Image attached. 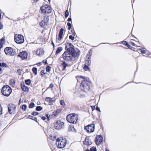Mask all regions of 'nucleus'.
I'll list each match as a JSON object with an SVG mask.
<instances>
[{"label":"nucleus","instance_id":"nucleus-1","mask_svg":"<svg viewBox=\"0 0 151 151\" xmlns=\"http://www.w3.org/2000/svg\"><path fill=\"white\" fill-rule=\"evenodd\" d=\"M56 144L58 148H63L66 145V141L65 138L60 137L57 139Z\"/></svg>","mask_w":151,"mask_h":151},{"label":"nucleus","instance_id":"nucleus-2","mask_svg":"<svg viewBox=\"0 0 151 151\" xmlns=\"http://www.w3.org/2000/svg\"><path fill=\"white\" fill-rule=\"evenodd\" d=\"M67 121L72 123H76L78 119L77 114H71L68 115L66 117Z\"/></svg>","mask_w":151,"mask_h":151},{"label":"nucleus","instance_id":"nucleus-3","mask_svg":"<svg viewBox=\"0 0 151 151\" xmlns=\"http://www.w3.org/2000/svg\"><path fill=\"white\" fill-rule=\"evenodd\" d=\"M12 92L11 88L8 85H4L2 88L1 92L3 95L5 96H9Z\"/></svg>","mask_w":151,"mask_h":151},{"label":"nucleus","instance_id":"nucleus-4","mask_svg":"<svg viewBox=\"0 0 151 151\" xmlns=\"http://www.w3.org/2000/svg\"><path fill=\"white\" fill-rule=\"evenodd\" d=\"M73 53L69 51L65 52L62 55L63 58L66 61H71L73 57Z\"/></svg>","mask_w":151,"mask_h":151},{"label":"nucleus","instance_id":"nucleus-5","mask_svg":"<svg viewBox=\"0 0 151 151\" xmlns=\"http://www.w3.org/2000/svg\"><path fill=\"white\" fill-rule=\"evenodd\" d=\"M80 87L81 90L85 91H88L90 89L89 83L85 80L82 82Z\"/></svg>","mask_w":151,"mask_h":151},{"label":"nucleus","instance_id":"nucleus-6","mask_svg":"<svg viewBox=\"0 0 151 151\" xmlns=\"http://www.w3.org/2000/svg\"><path fill=\"white\" fill-rule=\"evenodd\" d=\"M14 41L18 44L22 43L24 41V37L21 35L16 34L14 35Z\"/></svg>","mask_w":151,"mask_h":151},{"label":"nucleus","instance_id":"nucleus-7","mask_svg":"<svg viewBox=\"0 0 151 151\" xmlns=\"http://www.w3.org/2000/svg\"><path fill=\"white\" fill-rule=\"evenodd\" d=\"M40 9L42 12L47 14L50 13L52 10L50 7L47 5L42 6Z\"/></svg>","mask_w":151,"mask_h":151},{"label":"nucleus","instance_id":"nucleus-8","mask_svg":"<svg viewBox=\"0 0 151 151\" xmlns=\"http://www.w3.org/2000/svg\"><path fill=\"white\" fill-rule=\"evenodd\" d=\"M8 109L9 113L11 114H14L16 113L15 106L12 104H10L8 106Z\"/></svg>","mask_w":151,"mask_h":151},{"label":"nucleus","instance_id":"nucleus-9","mask_svg":"<svg viewBox=\"0 0 151 151\" xmlns=\"http://www.w3.org/2000/svg\"><path fill=\"white\" fill-rule=\"evenodd\" d=\"M64 125L63 122L60 120L57 121L54 123L55 129L58 130L62 128Z\"/></svg>","mask_w":151,"mask_h":151},{"label":"nucleus","instance_id":"nucleus-10","mask_svg":"<svg viewBox=\"0 0 151 151\" xmlns=\"http://www.w3.org/2000/svg\"><path fill=\"white\" fill-rule=\"evenodd\" d=\"M5 54L8 55L13 56L14 55V52L13 49L10 47H6L4 50Z\"/></svg>","mask_w":151,"mask_h":151},{"label":"nucleus","instance_id":"nucleus-11","mask_svg":"<svg viewBox=\"0 0 151 151\" xmlns=\"http://www.w3.org/2000/svg\"><path fill=\"white\" fill-rule=\"evenodd\" d=\"M94 124H90L86 126L85 127V129L88 132H91L94 131Z\"/></svg>","mask_w":151,"mask_h":151},{"label":"nucleus","instance_id":"nucleus-12","mask_svg":"<svg viewBox=\"0 0 151 151\" xmlns=\"http://www.w3.org/2000/svg\"><path fill=\"white\" fill-rule=\"evenodd\" d=\"M73 46L71 43H66L65 44V48L67 50V51L73 52L74 49L73 48Z\"/></svg>","mask_w":151,"mask_h":151},{"label":"nucleus","instance_id":"nucleus-13","mask_svg":"<svg viewBox=\"0 0 151 151\" xmlns=\"http://www.w3.org/2000/svg\"><path fill=\"white\" fill-rule=\"evenodd\" d=\"M64 29L61 28L60 29L58 35L57 36L56 39L57 41L59 42H60V41L63 37V31Z\"/></svg>","mask_w":151,"mask_h":151},{"label":"nucleus","instance_id":"nucleus-14","mask_svg":"<svg viewBox=\"0 0 151 151\" xmlns=\"http://www.w3.org/2000/svg\"><path fill=\"white\" fill-rule=\"evenodd\" d=\"M102 137L100 135H98L96 137L95 142L97 145H99L102 142Z\"/></svg>","mask_w":151,"mask_h":151},{"label":"nucleus","instance_id":"nucleus-15","mask_svg":"<svg viewBox=\"0 0 151 151\" xmlns=\"http://www.w3.org/2000/svg\"><path fill=\"white\" fill-rule=\"evenodd\" d=\"M27 52L25 51L20 52L18 55V56L22 58V60L26 59L27 58Z\"/></svg>","mask_w":151,"mask_h":151},{"label":"nucleus","instance_id":"nucleus-16","mask_svg":"<svg viewBox=\"0 0 151 151\" xmlns=\"http://www.w3.org/2000/svg\"><path fill=\"white\" fill-rule=\"evenodd\" d=\"M83 143L86 145H91L92 142L91 140L88 138H86L83 142Z\"/></svg>","mask_w":151,"mask_h":151},{"label":"nucleus","instance_id":"nucleus-17","mask_svg":"<svg viewBox=\"0 0 151 151\" xmlns=\"http://www.w3.org/2000/svg\"><path fill=\"white\" fill-rule=\"evenodd\" d=\"M21 88L24 91H27L29 90L28 87L25 86L24 83L21 84Z\"/></svg>","mask_w":151,"mask_h":151},{"label":"nucleus","instance_id":"nucleus-18","mask_svg":"<svg viewBox=\"0 0 151 151\" xmlns=\"http://www.w3.org/2000/svg\"><path fill=\"white\" fill-rule=\"evenodd\" d=\"M36 53L37 55L40 56L43 54V51L42 49H38L36 51Z\"/></svg>","mask_w":151,"mask_h":151},{"label":"nucleus","instance_id":"nucleus-19","mask_svg":"<svg viewBox=\"0 0 151 151\" xmlns=\"http://www.w3.org/2000/svg\"><path fill=\"white\" fill-rule=\"evenodd\" d=\"M68 131L69 132H76V130L73 125H71L68 128Z\"/></svg>","mask_w":151,"mask_h":151},{"label":"nucleus","instance_id":"nucleus-20","mask_svg":"<svg viewBox=\"0 0 151 151\" xmlns=\"http://www.w3.org/2000/svg\"><path fill=\"white\" fill-rule=\"evenodd\" d=\"M45 100L47 102H49V105H51L52 104L53 100L50 97H47L45 99Z\"/></svg>","mask_w":151,"mask_h":151},{"label":"nucleus","instance_id":"nucleus-21","mask_svg":"<svg viewBox=\"0 0 151 151\" xmlns=\"http://www.w3.org/2000/svg\"><path fill=\"white\" fill-rule=\"evenodd\" d=\"M85 63L84 65H88V66L90 65L91 63V60L90 58H86V57L85 59Z\"/></svg>","mask_w":151,"mask_h":151},{"label":"nucleus","instance_id":"nucleus-22","mask_svg":"<svg viewBox=\"0 0 151 151\" xmlns=\"http://www.w3.org/2000/svg\"><path fill=\"white\" fill-rule=\"evenodd\" d=\"M15 81L14 79H11L9 81V83L12 87H14L15 85Z\"/></svg>","mask_w":151,"mask_h":151},{"label":"nucleus","instance_id":"nucleus-23","mask_svg":"<svg viewBox=\"0 0 151 151\" xmlns=\"http://www.w3.org/2000/svg\"><path fill=\"white\" fill-rule=\"evenodd\" d=\"M63 50V48L61 47H58V49L57 50L55 54H57L60 53Z\"/></svg>","mask_w":151,"mask_h":151},{"label":"nucleus","instance_id":"nucleus-24","mask_svg":"<svg viewBox=\"0 0 151 151\" xmlns=\"http://www.w3.org/2000/svg\"><path fill=\"white\" fill-rule=\"evenodd\" d=\"M32 71L36 75L37 74V69L35 67H33L32 68Z\"/></svg>","mask_w":151,"mask_h":151},{"label":"nucleus","instance_id":"nucleus-25","mask_svg":"<svg viewBox=\"0 0 151 151\" xmlns=\"http://www.w3.org/2000/svg\"><path fill=\"white\" fill-rule=\"evenodd\" d=\"M88 65H84V66L83 68L85 71H89L90 70L89 68L88 67Z\"/></svg>","mask_w":151,"mask_h":151},{"label":"nucleus","instance_id":"nucleus-26","mask_svg":"<svg viewBox=\"0 0 151 151\" xmlns=\"http://www.w3.org/2000/svg\"><path fill=\"white\" fill-rule=\"evenodd\" d=\"M86 151H96V148L94 147H92L91 148L90 150H87Z\"/></svg>","mask_w":151,"mask_h":151},{"label":"nucleus","instance_id":"nucleus-27","mask_svg":"<svg viewBox=\"0 0 151 151\" xmlns=\"http://www.w3.org/2000/svg\"><path fill=\"white\" fill-rule=\"evenodd\" d=\"M28 118L31 119L33 120H35V121H36L37 120V118H36L35 117L31 115L29 116H28Z\"/></svg>","mask_w":151,"mask_h":151},{"label":"nucleus","instance_id":"nucleus-28","mask_svg":"<svg viewBox=\"0 0 151 151\" xmlns=\"http://www.w3.org/2000/svg\"><path fill=\"white\" fill-rule=\"evenodd\" d=\"M26 84L27 85H29L31 83V81L29 79L26 80L25 81Z\"/></svg>","mask_w":151,"mask_h":151},{"label":"nucleus","instance_id":"nucleus-29","mask_svg":"<svg viewBox=\"0 0 151 151\" xmlns=\"http://www.w3.org/2000/svg\"><path fill=\"white\" fill-rule=\"evenodd\" d=\"M5 39H2L0 40V44L2 45L3 46L5 44Z\"/></svg>","mask_w":151,"mask_h":151},{"label":"nucleus","instance_id":"nucleus-30","mask_svg":"<svg viewBox=\"0 0 151 151\" xmlns=\"http://www.w3.org/2000/svg\"><path fill=\"white\" fill-rule=\"evenodd\" d=\"M5 39H2L0 40V44L2 45L3 46L5 44Z\"/></svg>","mask_w":151,"mask_h":151},{"label":"nucleus","instance_id":"nucleus-31","mask_svg":"<svg viewBox=\"0 0 151 151\" xmlns=\"http://www.w3.org/2000/svg\"><path fill=\"white\" fill-rule=\"evenodd\" d=\"M92 54V51L91 50H90L89 51V54H88L86 56V58H90V57L91 56V55Z\"/></svg>","mask_w":151,"mask_h":151},{"label":"nucleus","instance_id":"nucleus-32","mask_svg":"<svg viewBox=\"0 0 151 151\" xmlns=\"http://www.w3.org/2000/svg\"><path fill=\"white\" fill-rule=\"evenodd\" d=\"M62 65L63 66V69H65L66 66H68V64L66 63L65 62H63L62 63Z\"/></svg>","mask_w":151,"mask_h":151},{"label":"nucleus","instance_id":"nucleus-33","mask_svg":"<svg viewBox=\"0 0 151 151\" xmlns=\"http://www.w3.org/2000/svg\"><path fill=\"white\" fill-rule=\"evenodd\" d=\"M54 86V85L52 83H51L50 84L49 86L47 88V89L49 88H51V91H53V88Z\"/></svg>","mask_w":151,"mask_h":151},{"label":"nucleus","instance_id":"nucleus-34","mask_svg":"<svg viewBox=\"0 0 151 151\" xmlns=\"http://www.w3.org/2000/svg\"><path fill=\"white\" fill-rule=\"evenodd\" d=\"M69 15V12L68 10H66L65 12V16L66 18L68 17Z\"/></svg>","mask_w":151,"mask_h":151},{"label":"nucleus","instance_id":"nucleus-35","mask_svg":"<svg viewBox=\"0 0 151 151\" xmlns=\"http://www.w3.org/2000/svg\"><path fill=\"white\" fill-rule=\"evenodd\" d=\"M27 108V106L26 105H23L22 107V109L24 111H25Z\"/></svg>","mask_w":151,"mask_h":151},{"label":"nucleus","instance_id":"nucleus-36","mask_svg":"<svg viewBox=\"0 0 151 151\" xmlns=\"http://www.w3.org/2000/svg\"><path fill=\"white\" fill-rule=\"evenodd\" d=\"M42 109V108L40 106H38L36 108V110L37 111H41Z\"/></svg>","mask_w":151,"mask_h":151},{"label":"nucleus","instance_id":"nucleus-37","mask_svg":"<svg viewBox=\"0 0 151 151\" xmlns=\"http://www.w3.org/2000/svg\"><path fill=\"white\" fill-rule=\"evenodd\" d=\"M122 43L123 45H126V46L128 47L129 45H128V44L127 42L125 41H123L122 42Z\"/></svg>","mask_w":151,"mask_h":151},{"label":"nucleus","instance_id":"nucleus-38","mask_svg":"<svg viewBox=\"0 0 151 151\" xmlns=\"http://www.w3.org/2000/svg\"><path fill=\"white\" fill-rule=\"evenodd\" d=\"M35 106V104L33 103H30L29 105V108H33Z\"/></svg>","mask_w":151,"mask_h":151},{"label":"nucleus","instance_id":"nucleus-39","mask_svg":"<svg viewBox=\"0 0 151 151\" xmlns=\"http://www.w3.org/2000/svg\"><path fill=\"white\" fill-rule=\"evenodd\" d=\"M60 103L61 105L63 106H64L65 105V103L63 100H61L60 101Z\"/></svg>","mask_w":151,"mask_h":151},{"label":"nucleus","instance_id":"nucleus-40","mask_svg":"<svg viewBox=\"0 0 151 151\" xmlns=\"http://www.w3.org/2000/svg\"><path fill=\"white\" fill-rule=\"evenodd\" d=\"M67 25L68 27V30H70L71 27V23L69 22H68L67 23Z\"/></svg>","mask_w":151,"mask_h":151},{"label":"nucleus","instance_id":"nucleus-41","mask_svg":"<svg viewBox=\"0 0 151 151\" xmlns=\"http://www.w3.org/2000/svg\"><path fill=\"white\" fill-rule=\"evenodd\" d=\"M50 66H48L46 67V70L47 72H49L50 70Z\"/></svg>","mask_w":151,"mask_h":151},{"label":"nucleus","instance_id":"nucleus-42","mask_svg":"<svg viewBox=\"0 0 151 151\" xmlns=\"http://www.w3.org/2000/svg\"><path fill=\"white\" fill-rule=\"evenodd\" d=\"M140 50H141V52L143 54H145L146 53V50L142 49H140Z\"/></svg>","mask_w":151,"mask_h":151},{"label":"nucleus","instance_id":"nucleus-43","mask_svg":"<svg viewBox=\"0 0 151 151\" xmlns=\"http://www.w3.org/2000/svg\"><path fill=\"white\" fill-rule=\"evenodd\" d=\"M69 38L72 40H73L75 39L74 37L72 35H70L69 36Z\"/></svg>","mask_w":151,"mask_h":151},{"label":"nucleus","instance_id":"nucleus-44","mask_svg":"<svg viewBox=\"0 0 151 151\" xmlns=\"http://www.w3.org/2000/svg\"><path fill=\"white\" fill-rule=\"evenodd\" d=\"M71 32H72V35H76V33L75 32V31H74V30L73 29L72 31H71Z\"/></svg>","mask_w":151,"mask_h":151},{"label":"nucleus","instance_id":"nucleus-45","mask_svg":"<svg viewBox=\"0 0 151 151\" xmlns=\"http://www.w3.org/2000/svg\"><path fill=\"white\" fill-rule=\"evenodd\" d=\"M58 112L57 111H54L53 112V114L54 116H56L57 115Z\"/></svg>","mask_w":151,"mask_h":151},{"label":"nucleus","instance_id":"nucleus-46","mask_svg":"<svg viewBox=\"0 0 151 151\" xmlns=\"http://www.w3.org/2000/svg\"><path fill=\"white\" fill-rule=\"evenodd\" d=\"M7 66V65H6V64L5 63H2V67H6Z\"/></svg>","mask_w":151,"mask_h":151},{"label":"nucleus","instance_id":"nucleus-47","mask_svg":"<svg viewBox=\"0 0 151 151\" xmlns=\"http://www.w3.org/2000/svg\"><path fill=\"white\" fill-rule=\"evenodd\" d=\"M44 23H45V22H44L43 21H42L39 24H40V25L42 26H44V25H43Z\"/></svg>","mask_w":151,"mask_h":151},{"label":"nucleus","instance_id":"nucleus-48","mask_svg":"<svg viewBox=\"0 0 151 151\" xmlns=\"http://www.w3.org/2000/svg\"><path fill=\"white\" fill-rule=\"evenodd\" d=\"M38 114V113H37V112H33L32 113V114L33 115L36 116V115H37Z\"/></svg>","mask_w":151,"mask_h":151},{"label":"nucleus","instance_id":"nucleus-49","mask_svg":"<svg viewBox=\"0 0 151 151\" xmlns=\"http://www.w3.org/2000/svg\"><path fill=\"white\" fill-rule=\"evenodd\" d=\"M50 115H49V114H47L46 115V117L47 118V120L48 121L49 120V118L50 117Z\"/></svg>","mask_w":151,"mask_h":151},{"label":"nucleus","instance_id":"nucleus-50","mask_svg":"<svg viewBox=\"0 0 151 151\" xmlns=\"http://www.w3.org/2000/svg\"><path fill=\"white\" fill-rule=\"evenodd\" d=\"M3 27V26L2 24L0 23V30L2 29Z\"/></svg>","mask_w":151,"mask_h":151},{"label":"nucleus","instance_id":"nucleus-51","mask_svg":"<svg viewBox=\"0 0 151 151\" xmlns=\"http://www.w3.org/2000/svg\"><path fill=\"white\" fill-rule=\"evenodd\" d=\"M131 45H132L133 46H134L135 45V44L132 42H130Z\"/></svg>","mask_w":151,"mask_h":151},{"label":"nucleus","instance_id":"nucleus-52","mask_svg":"<svg viewBox=\"0 0 151 151\" xmlns=\"http://www.w3.org/2000/svg\"><path fill=\"white\" fill-rule=\"evenodd\" d=\"M45 74V73H44V72L43 70H42L41 71V75H43Z\"/></svg>","mask_w":151,"mask_h":151},{"label":"nucleus","instance_id":"nucleus-53","mask_svg":"<svg viewBox=\"0 0 151 151\" xmlns=\"http://www.w3.org/2000/svg\"><path fill=\"white\" fill-rule=\"evenodd\" d=\"M71 18H69L68 19V22H70L71 21Z\"/></svg>","mask_w":151,"mask_h":151},{"label":"nucleus","instance_id":"nucleus-54","mask_svg":"<svg viewBox=\"0 0 151 151\" xmlns=\"http://www.w3.org/2000/svg\"><path fill=\"white\" fill-rule=\"evenodd\" d=\"M42 120H45L46 119V117L45 116H42Z\"/></svg>","mask_w":151,"mask_h":151},{"label":"nucleus","instance_id":"nucleus-55","mask_svg":"<svg viewBox=\"0 0 151 151\" xmlns=\"http://www.w3.org/2000/svg\"><path fill=\"white\" fill-rule=\"evenodd\" d=\"M96 109L97 110H98V111H100V109H99V108L98 107H96Z\"/></svg>","mask_w":151,"mask_h":151},{"label":"nucleus","instance_id":"nucleus-56","mask_svg":"<svg viewBox=\"0 0 151 151\" xmlns=\"http://www.w3.org/2000/svg\"><path fill=\"white\" fill-rule=\"evenodd\" d=\"M44 89H45V88H43L42 90V91H44V93L45 92V91H46L47 89H46L44 91Z\"/></svg>","mask_w":151,"mask_h":151},{"label":"nucleus","instance_id":"nucleus-57","mask_svg":"<svg viewBox=\"0 0 151 151\" xmlns=\"http://www.w3.org/2000/svg\"><path fill=\"white\" fill-rule=\"evenodd\" d=\"M50 139L52 140H53V137H52V136H51L50 137Z\"/></svg>","mask_w":151,"mask_h":151},{"label":"nucleus","instance_id":"nucleus-58","mask_svg":"<svg viewBox=\"0 0 151 151\" xmlns=\"http://www.w3.org/2000/svg\"><path fill=\"white\" fill-rule=\"evenodd\" d=\"M79 54L78 53V52L76 55V56L77 57V56H78L79 55Z\"/></svg>","mask_w":151,"mask_h":151},{"label":"nucleus","instance_id":"nucleus-59","mask_svg":"<svg viewBox=\"0 0 151 151\" xmlns=\"http://www.w3.org/2000/svg\"><path fill=\"white\" fill-rule=\"evenodd\" d=\"M3 47V46L2 45L0 44V49L2 48Z\"/></svg>","mask_w":151,"mask_h":151},{"label":"nucleus","instance_id":"nucleus-60","mask_svg":"<svg viewBox=\"0 0 151 151\" xmlns=\"http://www.w3.org/2000/svg\"><path fill=\"white\" fill-rule=\"evenodd\" d=\"M40 63H39L38 64H37V65H40Z\"/></svg>","mask_w":151,"mask_h":151},{"label":"nucleus","instance_id":"nucleus-61","mask_svg":"<svg viewBox=\"0 0 151 151\" xmlns=\"http://www.w3.org/2000/svg\"><path fill=\"white\" fill-rule=\"evenodd\" d=\"M80 78H83V77L82 76H80Z\"/></svg>","mask_w":151,"mask_h":151},{"label":"nucleus","instance_id":"nucleus-62","mask_svg":"<svg viewBox=\"0 0 151 151\" xmlns=\"http://www.w3.org/2000/svg\"><path fill=\"white\" fill-rule=\"evenodd\" d=\"M2 63H0V66H1L2 67Z\"/></svg>","mask_w":151,"mask_h":151},{"label":"nucleus","instance_id":"nucleus-63","mask_svg":"<svg viewBox=\"0 0 151 151\" xmlns=\"http://www.w3.org/2000/svg\"><path fill=\"white\" fill-rule=\"evenodd\" d=\"M52 45H53V47H54V44L53 43V42H52Z\"/></svg>","mask_w":151,"mask_h":151},{"label":"nucleus","instance_id":"nucleus-64","mask_svg":"<svg viewBox=\"0 0 151 151\" xmlns=\"http://www.w3.org/2000/svg\"><path fill=\"white\" fill-rule=\"evenodd\" d=\"M1 70V68L0 67V71Z\"/></svg>","mask_w":151,"mask_h":151}]
</instances>
